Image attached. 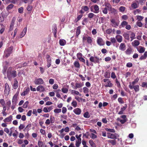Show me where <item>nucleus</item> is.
Here are the masks:
<instances>
[{"label": "nucleus", "mask_w": 147, "mask_h": 147, "mask_svg": "<svg viewBox=\"0 0 147 147\" xmlns=\"http://www.w3.org/2000/svg\"><path fill=\"white\" fill-rule=\"evenodd\" d=\"M13 49V47L11 46L5 50L4 54L5 57L7 58L9 56L12 52Z\"/></svg>", "instance_id": "1"}, {"label": "nucleus", "mask_w": 147, "mask_h": 147, "mask_svg": "<svg viewBox=\"0 0 147 147\" xmlns=\"http://www.w3.org/2000/svg\"><path fill=\"white\" fill-rule=\"evenodd\" d=\"M5 89L4 94L5 96H7L9 94L10 91V88L8 84L6 83L5 86Z\"/></svg>", "instance_id": "2"}, {"label": "nucleus", "mask_w": 147, "mask_h": 147, "mask_svg": "<svg viewBox=\"0 0 147 147\" xmlns=\"http://www.w3.org/2000/svg\"><path fill=\"white\" fill-rule=\"evenodd\" d=\"M119 136L118 134L116 133L111 134L108 133L107 134V137L108 138L112 139H116Z\"/></svg>", "instance_id": "3"}, {"label": "nucleus", "mask_w": 147, "mask_h": 147, "mask_svg": "<svg viewBox=\"0 0 147 147\" xmlns=\"http://www.w3.org/2000/svg\"><path fill=\"white\" fill-rule=\"evenodd\" d=\"M90 61L94 63H98L99 62V59L96 57L91 56L90 58Z\"/></svg>", "instance_id": "4"}, {"label": "nucleus", "mask_w": 147, "mask_h": 147, "mask_svg": "<svg viewBox=\"0 0 147 147\" xmlns=\"http://www.w3.org/2000/svg\"><path fill=\"white\" fill-rule=\"evenodd\" d=\"M129 87L131 89L134 88L135 92H138L139 91V86L138 85H136L135 86H132L131 85V82L129 83Z\"/></svg>", "instance_id": "5"}, {"label": "nucleus", "mask_w": 147, "mask_h": 147, "mask_svg": "<svg viewBox=\"0 0 147 147\" xmlns=\"http://www.w3.org/2000/svg\"><path fill=\"white\" fill-rule=\"evenodd\" d=\"M34 83L36 85L41 84L44 83V81L41 78H36L34 81Z\"/></svg>", "instance_id": "6"}, {"label": "nucleus", "mask_w": 147, "mask_h": 147, "mask_svg": "<svg viewBox=\"0 0 147 147\" xmlns=\"http://www.w3.org/2000/svg\"><path fill=\"white\" fill-rule=\"evenodd\" d=\"M98 44L100 46H103L105 44V42L100 37H98L97 40Z\"/></svg>", "instance_id": "7"}, {"label": "nucleus", "mask_w": 147, "mask_h": 147, "mask_svg": "<svg viewBox=\"0 0 147 147\" xmlns=\"http://www.w3.org/2000/svg\"><path fill=\"white\" fill-rule=\"evenodd\" d=\"M9 63L7 61H5L3 64V74H5L6 72L7 71V67L8 66Z\"/></svg>", "instance_id": "8"}, {"label": "nucleus", "mask_w": 147, "mask_h": 147, "mask_svg": "<svg viewBox=\"0 0 147 147\" xmlns=\"http://www.w3.org/2000/svg\"><path fill=\"white\" fill-rule=\"evenodd\" d=\"M16 20V18L15 17H13L11 20V23L10 26V28L9 29V30L10 31H11L13 30V26H14V22H15Z\"/></svg>", "instance_id": "9"}, {"label": "nucleus", "mask_w": 147, "mask_h": 147, "mask_svg": "<svg viewBox=\"0 0 147 147\" xmlns=\"http://www.w3.org/2000/svg\"><path fill=\"white\" fill-rule=\"evenodd\" d=\"M126 48V46L125 44L124 43H122L120 44L119 49L120 50L124 51L125 50Z\"/></svg>", "instance_id": "10"}, {"label": "nucleus", "mask_w": 147, "mask_h": 147, "mask_svg": "<svg viewBox=\"0 0 147 147\" xmlns=\"http://www.w3.org/2000/svg\"><path fill=\"white\" fill-rule=\"evenodd\" d=\"M19 94V92H17L16 94L13 96L12 100V103H15L16 104L17 101V98Z\"/></svg>", "instance_id": "11"}, {"label": "nucleus", "mask_w": 147, "mask_h": 147, "mask_svg": "<svg viewBox=\"0 0 147 147\" xmlns=\"http://www.w3.org/2000/svg\"><path fill=\"white\" fill-rule=\"evenodd\" d=\"M111 22L113 24V26L114 27H116L117 26H118L119 25V22H116L115 20L112 19L111 20Z\"/></svg>", "instance_id": "12"}, {"label": "nucleus", "mask_w": 147, "mask_h": 147, "mask_svg": "<svg viewBox=\"0 0 147 147\" xmlns=\"http://www.w3.org/2000/svg\"><path fill=\"white\" fill-rule=\"evenodd\" d=\"M44 87L41 85L38 86L36 88V90L37 91H39L40 92H43L45 90Z\"/></svg>", "instance_id": "13"}, {"label": "nucleus", "mask_w": 147, "mask_h": 147, "mask_svg": "<svg viewBox=\"0 0 147 147\" xmlns=\"http://www.w3.org/2000/svg\"><path fill=\"white\" fill-rule=\"evenodd\" d=\"M133 49L129 47L125 51V53L126 55H130L132 52Z\"/></svg>", "instance_id": "14"}, {"label": "nucleus", "mask_w": 147, "mask_h": 147, "mask_svg": "<svg viewBox=\"0 0 147 147\" xmlns=\"http://www.w3.org/2000/svg\"><path fill=\"white\" fill-rule=\"evenodd\" d=\"M93 7L94 11L93 12L96 13H98L99 11V8L98 6L96 5H93Z\"/></svg>", "instance_id": "15"}, {"label": "nucleus", "mask_w": 147, "mask_h": 147, "mask_svg": "<svg viewBox=\"0 0 147 147\" xmlns=\"http://www.w3.org/2000/svg\"><path fill=\"white\" fill-rule=\"evenodd\" d=\"M74 112L76 115H79L81 112V110L79 108H77L74 110Z\"/></svg>", "instance_id": "16"}, {"label": "nucleus", "mask_w": 147, "mask_h": 147, "mask_svg": "<svg viewBox=\"0 0 147 147\" xmlns=\"http://www.w3.org/2000/svg\"><path fill=\"white\" fill-rule=\"evenodd\" d=\"M139 41L137 40H135L131 43L132 46L134 47H136L140 44Z\"/></svg>", "instance_id": "17"}, {"label": "nucleus", "mask_w": 147, "mask_h": 147, "mask_svg": "<svg viewBox=\"0 0 147 147\" xmlns=\"http://www.w3.org/2000/svg\"><path fill=\"white\" fill-rule=\"evenodd\" d=\"M9 72V75L10 74L11 75V76L13 78H15L17 76V73L16 71L13 70Z\"/></svg>", "instance_id": "18"}, {"label": "nucleus", "mask_w": 147, "mask_h": 147, "mask_svg": "<svg viewBox=\"0 0 147 147\" xmlns=\"http://www.w3.org/2000/svg\"><path fill=\"white\" fill-rule=\"evenodd\" d=\"M65 131V132H68L69 131V128L68 127H66L65 129L63 128H62L61 130L59 131V132L60 133H62L63 131Z\"/></svg>", "instance_id": "19"}, {"label": "nucleus", "mask_w": 147, "mask_h": 147, "mask_svg": "<svg viewBox=\"0 0 147 147\" xmlns=\"http://www.w3.org/2000/svg\"><path fill=\"white\" fill-rule=\"evenodd\" d=\"M76 86L75 87L74 89H77L78 88H80L82 87L83 85L84 84L83 83H76Z\"/></svg>", "instance_id": "20"}, {"label": "nucleus", "mask_w": 147, "mask_h": 147, "mask_svg": "<svg viewBox=\"0 0 147 147\" xmlns=\"http://www.w3.org/2000/svg\"><path fill=\"white\" fill-rule=\"evenodd\" d=\"M18 86V82L17 80L16 79H14V83L13 85V88L14 89H16Z\"/></svg>", "instance_id": "21"}, {"label": "nucleus", "mask_w": 147, "mask_h": 147, "mask_svg": "<svg viewBox=\"0 0 147 147\" xmlns=\"http://www.w3.org/2000/svg\"><path fill=\"white\" fill-rule=\"evenodd\" d=\"M116 38L117 41L119 42H121L122 40V37L120 35H117L116 36Z\"/></svg>", "instance_id": "22"}, {"label": "nucleus", "mask_w": 147, "mask_h": 147, "mask_svg": "<svg viewBox=\"0 0 147 147\" xmlns=\"http://www.w3.org/2000/svg\"><path fill=\"white\" fill-rule=\"evenodd\" d=\"M128 24V23L125 21H123L122 22L121 24L119 26L120 28H121L122 27H124L125 26Z\"/></svg>", "instance_id": "23"}, {"label": "nucleus", "mask_w": 147, "mask_h": 147, "mask_svg": "<svg viewBox=\"0 0 147 147\" xmlns=\"http://www.w3.org/2000/svg\"><path fill=\"white\" fill-rule=\"evenodd\" d=\"M66 43L65 40L64 39H60L59 40V43L60 45L64 46Z\"/></svg>", "instance_id": "24"}, {"label": "nucleus", "mask_w": 147, "mask_h": 147, "mask_svg": "<svg viewBox=\"0 0 147 147\" xmlns=\"http://www.w3.org/2000/svg\"><path fill=\"white\" fill-rule=\"evenodd\" d=\"M12 118V116L11 115H10L8 117L5 119L3 121L4 122H9L11 120Z\"/></svg>", "instance_id": "25"}, {"label": "nucleus", "mask_w": 147, "mask_h": 147, "mask_svg": "<svg viewBox=\"0 0 147 147\" xmlns=\"http://www.w3.org/2000/svg\"><path fill=\"white\" fill-rule=\"evenodd\" d=\"M27 31V28L25 27L23 29V31L21 33V37H23L26 34Z\"/></svg>", "instance_id": "26"}, {"label": "nucleus", "mask_w": 147, "mask_h": 147, "mask_svg": "<svg viewBox=\"0 0 147 147\" xmlns=\"http://www.w3.org/2000/svg\"><path fill=\"white\" fill-rule=\"evenodd\" d=\"M89 143L92 147H96V145L95 143L92 140H90L89 141Z\"/></svg>", "instance_id": "27"}, {"label": "nucleus", "mask_w": 147, "mask_h": 147, "mask_svg": "<svg viewBox=\"0 0 147 147\" xmlns=\"http://www.w3.org/2000/svg\"><path fill=\"white\" fill-rule=\"evenodd\" d=\"M147 56V52H145L143 55H142L140 58V60H142V59H145Z\"/></svg>", "instance_id": "28"}, {"label": "nucleus", "mask_w": 147, "mask_h": 147, "mask_svg": "<svg viewBox=\"0 0 147 147\" xmlns=\"http://www.w3.org/2000/svg\"><path fill=\"white\" fill-rule=\"evenodd\" d=\"M81 139H79L76 142V145L77 147H79L81 144Z\"/></svg>", "instance_id": "29"}, {"label": "nucleus", "mask_w": 147, "mask_h": 147, "mask_svg": "<svg viewBox=\"0 0 147 147\" xmlns=\"http://www.w3.org/2000/svg\"><path fill=\"white\" fill-rule=\"evenodd\" d=\"M11 67H9L8 70V71L7 72V77L9 79V80L11 81V77H10V76H9V69H10V70H11Z\"/></svg>", "instance_id": "30"}, {"label": "nucleus", "mask_w": 147, "mask_h": 147, "mask_svg": "<svg viewBox=\"0 0 147 147\" xmlns=\"http://www.w3.org/2000/svg\"><path fill=\"white\" fill-rule=\"evenodd\" d=\"M71 94L73 95L74 94H75L77 95H79L80 96H81V95L80 94L79 92H78L77 91H76V90H72Z\"/></svg>", "instance_id": "31"}, {"label": "nucleus", "mask_w": 147, "mask_h": 147, "mask_svg": "<svg viewBox=\"0 0 147 147\" xmlns=\"http://www.w3.org/2000/svg\"><path fill=\"white\" fill-rule=\"evenodd\" d=\"M104 5L106 7L109 9L110 8H111V6L109 3L107 2H105L104 3Z\"/></svg>", "instance_id": "32"}, {"label": "nucleus", "mask_w": 147, "mask_h": 147, "mask_svg": "<svg viewBox=\"0 0 147 147\" xmlns=\"http://www.w3.org/2000/svg\"><path fill=\"white\" fill-rule=\"evenodd\" d=\"M108 142L111 143L113 145H115L116 144V141L115 140H109L108 141Z\"/></svg>", "instance_id": "33"}, {"label": "nucleus", "mask_w": 147, "mask_h": 147, "mask_svg": "<svg viewBox=\"0 0 147 147\" xmlns=\"http://www.w3.org/2000/svg\"><path fill=\"white\" fill-rule=\"evenodd\" d=\"M131 7L134 9H136L138 7V4L136 3H134L131 4Z\"/></svg>", "instance_id": "34"}, {"label": "nucleus", "mask_w": 147, "mask_h": 147, "mask_svg": "<svg viewBox=\"0 0 147 147\" xmlns=\"http://www.w3.org/2000/svg\"><path fill=\"white\" fill-rule=\"evenodd\" d=\"M13 5L12 4L9 5L6 8L7 10L8 11L11 9L13 7Z\"/></svg>", "instance_id": "35"}, {"label": "nucleus", "mask_w": 147, "mask_h": 147, "mask_svg": "<svg viewBox=\"0 0 147 147\" xmlns=\"http://www.w3.org/2000/svg\"><path fill=\"white\" fill-rule=\"evenodd\" d=\"M109 9H110V10L112 13H117V10L114 8H113L111 7V8H110Z\"/></svg>", "instance_id": "36"}, {"label": "nucleus", "mask_w": 147, "mask_h": 147, "mask_svg": "<svg viewBox=\"0 0 147 147\" xmlns=\"http://www.w3.org/2000/svg\"><path fill=\"white\" fill-rule=\"evenodd\" d=\"M80 28L78 27L77 29L76 33V36L78 37L79 35L80 34Z\"/></svg>", "instance_id": "37"}, {"label": "nucleus", "mask_w": 147, "mask_h": 147, "mask_svg": "<svg viewBox=\"0 0 147 147\" xmlns=\"http://www.w3.org/2000/svg\"><path fill=\"white\" fill-rule=\"evenodd\" d=\"M74 64L75 67L77 68H79L80 67V64L77 61H75Z\"/></svg>", "instance_id": "38"}, {"label": "nucleus", "mask_w": 147, "mask_h": 147, "mask_svg": "<svg viewBox=\"0 0 147 147\" xmlns=\"http://www.w3.org/2000/svg\"><path fill=\"white\" fill-rule=\"evenodd\" d=\"M123 36L127 40H129V36L128 34L127 33H124L123 35Z\"/></svg>", "instance_id": "39"}, {"label": "nucleus", "mask_w": 147, "mask_h": 147, "mask_svg": "<svg viewBox=\"0 0 147 147\" xmlns=\"http://www.w3.org/2000/svg\"><path fill=\"white\" fill-rule=\"evenodd\" d=\"M47 61L48 63H51V59L49 55H47Z\"/></svg>", "instance_id": "40"}, {"label": "nucleus", "mask_w": 147, "mask_h": 147, "mask_svg": "<svg viewBox=\"0 0 147 147\" xmlns=\"http://www.w3.org/2000/svg\"><path fill=\"white\" fill-rule=\"evenodd\" d=\"M28 103H29V102H28V101H27L26 102L24 103L23 104L22 107L24 108H26L28 106Z\"/></svg>", "instance_id": "41"}, {"label": "nucleus", "mask_w": 147, "mask_h": 147, "mask_svg": "<svg viewBox=\"0 0 147 147\" xmlns=\"http://www.w3.org/2000/svg\"><path fill=\"white\" fill-rule=\"evenodd\" d=\"M95 15L94 13H90L88 14V17L90 18H92Z\"/></svg>", "instance_id": "42"}, {"label": "nucleus", "mask_w": 147, "mask_h": 147, "mask_svg": "<svg viewBox=\"0 0 147 147\" xmlns=\"http://www.w3.org/2000/svg\"><path fill=\"white\" fill-rule=\"evenodd\" d=\"M125 7L123 6H121L119 8V10L121 12H123L124 11Z\"/></svg>", "instance_id": "43"}, {"label": "nucleus", "mask_w": 147, "mask_h": 147, "mask_svg": "<svg viewBox=\"0 0 147 147\" xmlns=\"http://www.w3.org/2000/svg\"><path fill=\"white\" fill-rule=\"evenodd\" d=\"M0 103L2 106H4L5 105V102L3 99H1L0 100Z\"/></svg>", "instance_id": "44"}, {"label": "nucleus", "mask_w": 147, "mask_h": 147, "mask_svg": "<svg viewBox=\"0 0 147 147\" xmlns=\"http://www.w3.org/2000/svg\"><path fill=\"white\" fill-rule=\"evenodd\" d=\"M84 117L86 118H88L90 117V116L89 115L88 113V112H85L84 115Z\"/></svg>", "instance_id": "45"}, {"label": "nucleus", "mask_w": 147, "mask_h": 147, "mask_svg": "<svg viewBox=\"0 0 147 147\" xmlns=\"http://www.w3.org/2000/svg\"><path fill=\"white\" fill-rule=\"evenodd\" d=\"M107 85L105 86L106 87H111L112 86L113 84L110 81H108L107 82Z\"/></svg>", "instance_id": "46"}, {"label": "nucleus", "mask_w": 147, "mask_h": 147, "mask_svg": "<svg viewBox=\"0 0 147 147\" xmlns=\"http://www.w3.org/2000/svg\"><path fill=\"white\" fill-rule=\"evenodd\" d=\"M139 80V79L138 78H137L136 79H135L134 81H133L132 83H131V85H134V84H136L137 82H138Z\"/></svg>", "instance_id": "47"}, {"label": "nucleus", "mask_w": 147, "mask_h": 147, "mask_svg": "<svg viewBox=\"0 0 147 147\" xmlns=\"http://www.w3.org/2000/svg\"><path fill=\"white\" fill-rule=\"evenodd\" d=\"M87 42L88 43L91 44L92 42V40L91 38L90 37H88L87 38Z\"/></svg>", "instance_id": "48"}, {"label": "nucleus", "mask_w": 147, "mask_h": 147, "mask_svg": "<svg viewBox=\"0 0 147 147\" xmlns=\"http://www.w3.org/2000/svg\"><path fill=\"white\" fill-rule=\"evenodd\" d=\"M54 111L55 113H59L61 111V109H56L54 110Z\"/></svg>", "instance_id": "49"}, {"label": "nucleus", "mask_w": 147, "mask_h": 147, "mask_svg": "<svg viewBox=\"0 0 147 147\" xmlns=\"http://www.w3.org/2000/svg\"><path fill=\"white\" fill-rule=\"evenodd\" d=\"M68 89L65 88H63L62 89V91L63 93H67L68 92Z\"/></svg>", "instance_id": "50"}, {"label": "nucleus", "mask_w": 147, "mask_h": 147, "mask_svg": "<svg viewBox=\"0 0 147 147\" xmlns=\"http://www.w3.org/2000/svg\"><path fill=\"white\" fill-rule=\"evenodd\" d=\"M135 34L134 32H132L131 34L130 35V38L131 39H132V40H133L135 38Z\"/></svg>", "instance_id": "51"}, {"label": "nucleus", "mask_w": 147, "mask_h": 147, "mask_svg": "<svg viewBox=\"0 0 147 147\" xmlns=\"http://www.w3.org/2000/svg\"><path fill=\"white\" fill-rule=\"evenodd\" d=\"M118 120L120 121V122L122 124H123L125 123L127 121L126 119H118Z\"/></svg>", "instance_id": "52"}, {"label": "nucleus", "mask_w": 147, "mask_h": 147, "mask_svg": "<svg viewBox=\"0 0 147 147\" xmlns=\"http://www.w3.org/2000/svg\"><path fill=\"white\" fill-rule=\"evenodd\" d=\"M38 144L39 147H43V143L42 141H39Z\"/></svg>", "instance_id": "53"}, {"label": "nucleus", "mask_w": 147, "mask_h": 147, "mask_svg": "<svg viewBox=\"0 0 147 147\" xmlns=\"http://www.w3.org/2000/svg\"><path fill=\"white\" fill-rule=\"evenodd\" d=\"M18 11L19 13H22L23 12V7H21L19 8L18 9Z\"/></svg>", "instance_id": "54"}, {"label": "nucleus", "mask_w": 147, "mask_h": 147, "mask_svg": "<svg viewBox=\"0 0 147 147\" xmlns=\"http://www.w3.org/2000/svg\"><path fill=\"white\" fill-rule=\"evenodd\" d=\"M102 11L103 13L105 14H107L108 13L107 8V7L104 8Z\"/></svg>", "instance_id": "55"}, {"label": "nucleus", "mask_w": 147, "mask_h": 147, "mask_svg": "<svg viewBox=\"0 0 147 147\" xmlns=\"http://www.w3.org/2000/svg\"><path fill=\"white\" fill-rule=\"evenodd\" d=\"M71 104L74 107H76L77 105V103L75 101H73Z\"/></svg>", "instance_id": "56"}, {"label": "nucleus", "mask_w": 147, "mask_h": 147, "mask_svg": "<svg viewBox=\"0 0 147 147\" xmlns=\"http://www.w3.org/2000/svg\"><path fill=\"white\" fill-rule=\"evenodd\" d=\"M50 119V122L51 123H53L55 121V118L51 116Z\"/></svg>", "instance_id": "57"}, {"label": "nucleus", "mask_w": 147, "mask_h": 147, "mask_svg": "<svg viewBox=\"0 0 147 147\" xmlns=\"http://www.w3.org/2000/svg\"><path fill=\"white\" fill-rule=\"evenodd\" d=\"M110 40L111 42L113 43H115L116 42L115 38L114 37L111 38Z\"/></svg>", "instance_id": "58"}, {"label": "nucleus", "mask_w": 147, "mask_h": 147, "mask_svg": "<svg viewBox=\"0 0 147 147\" xmlns=\"http://www.w3.org/2000/svg\"><path fill=\"white\" fill-rule=\"evenodd\" d=\"M90 137L92 139H94L97 138V136L94 134L92 133L91 134V135L90 136Z\"/></svg>", "instance_id": "59"}, {"label": "nucleus", "mask_w": 147, "mask_h": 147, "mask_svg": "<svg viewBox=\"0 0 147 147\" xmlns=\"http://www.w3.org/2000/svg\"><path fill=\"white\" fill-rule=\"evenodd\" d=\"M82 9H83L85 11H87L89 9L88 7L86 6H83L82 7Z\"/></svg>", "instance_id": "60"}, {"label": "nucleus", "mask_w": 147, "mask_h": 147, "mask_svg": "<svg viewBox=\"0 0 147 147\" xmlns=\"http://www.w3.org/2000/svg\"><path fill=\"white\" fill-rule=\"evenodd\" d=\"M144 51L145 48L143 47H142L140 48V51H139V52L140 53H143Z\"/></svg>", "instance_id": "61"}, {"label": "nucleus", "mask_w": 147, "mask_h": 147, "mask_svg": "<svg viewBox=\"0 0 147 147\" xmlns=\"http://www.w3.org/2000/svg\"><path fill=\"white\" fill-rule=\"evenodd\" d=\"M67 112V109L65 107H63L62 110V112L64 114Z\"/></svg>", "instance_id": "62"}, {"label": "nucleus", "mask_w": 147, "mask_h": 147, "mask_svg": "<svg viewBox=\"0 0 147 147\" xmlns=\"http://www.w3.org/2000/svg\"><path fill=\"white\" fill-rule=\"evenodd\" d=\"M143 18H144L142 16H137V19L139 21H140V20H142L143 19Z\"/></svg>", "instance_id": "63"}, {"label": "nucleus", "mask_w": 147, "mask_h": 147, "mask_svg": "<svg viewBox=\"0 0 147 147\" xmlns=\"http://www.w3.org/2000/svg\"><path fill=\"white\" fill-rule=\"evenodd\" d=\"M142 87H147V82H143L142 84Z\"/></svg>", "instance_id": "64"}]
</instances>
